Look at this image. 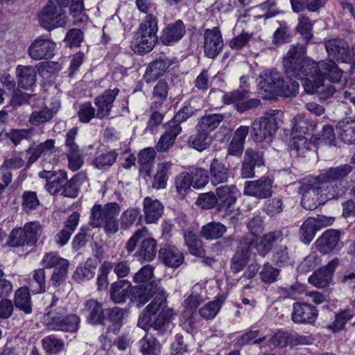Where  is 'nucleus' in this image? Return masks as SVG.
<instances>
[{
  "mask_svg": "<svg viewBox=\"0 0 355 355\" xmlns=\"http://www.w3.org/2000/svg\"><path fill=\"white\" fill-rule=\"evenodd\" d=\"M120 207L116 202H110L103 207L95 205L91 211L90 225L93 227H103L107 234H114L118 231L117 216Z\"/></svg>",
  "mask_w": 355,
  "mask_h": 355,
  "instance_id": "nucleus-6",
  "label": "nucleus"
},
{
  "mask_svg": "<svg viewBox=\"0 0 355 355\" xmlns=\"http://www.w3.org/2000/svg\"><path fill=\"white\" fill-rule=\"evenodd\" d=\"M83 314L86 315V321L91 324H104L105 315L102 304L91 299L84 302L80 310Z\"/></svg>",
  "mask_w": 355,
  "mask_h": 355,
  "instance_id": "nucleus-23",
  "label": "nucleus"
},
{
  "mask_svg": "<svg viewBox=\"0 0 355 355\" xmlns=\"http://www.w3.org/2000/svg\"><path fill=\"white\" fill-rule=\"evenodd\" d=\"M186 33V28L182 20L169 24L163 30L161 40L165 45H171L180 41Z\"/></svg>",
  "mask_w": 355,
  "mask_h": 355,
  "instance_id": "nucleus-27",
  "label": "nucleus"
},
{
  "mask_svg": "<svg viewBox=\"0 0 355 355\" xmlns=\"http://www.w3.org/2000/svg\"><path fill=\"white\" fill-rule=\"evenodd\" d=\"M193 187L196 189H202L209 182V176L207 170L202 168H193L191 173Z\"/></svg>",
  "mask_w": 355,
  "mask_h": 355,
  "instance_id": "nucleus-55",
  "label": "nucleus"
},
{
  "mask_svg": "<svg viewBox=\"0 0 355 355\" xmlns=\"http://www.w3.org/2000/svg\"><path fill=\"white\" fill-rule=\"evenodd\" d=\"M41 343L46 355L58 354L64 349V341L54 335L44 337Z\"/></svg>",
  "mask_w": 355,
  "mask_h": 355,
  "instance_id": "nucleus-42",
  "label": "nucleus"
},
{
  "mask_svg": "<svg viewBox=\"0 0 355 355\" xmlns=\"http://www.w3.org/2000/svg\"><path fill=\"white\" fill-rule=\"evenodd\" d=\"M249 252L250 251L247 248L245 251L238 250L234 254L231 263V269L234 272L237 273L241 271L246 266L249 259Z\"/></svg>",
  "mask_w": 355,
  "mask_h": 355,
  "instance_id": "nucleus-59",
  "label": "nucleus"
},
{
  "mask_svg": "<svg viewBox=\"0 0 355 355\" xmlns=\"http://www.w3.org/2000/svg\"><path fill=\"white\" fill-rule=\"evenodd\" d=\"M290 148L295 156H304L315 146L313 137L310 138L305 135H291Z\"/></svg>",
  "mask_w": 355,
  "mask_h": 355,
  "instance_id": "nucleus-32",
  "label": "nucleus"
},
{
  "mask_svg": "<svg viewBox=\"0 0 355 355\" xmlns=\"http://www.w3.org/2000/svg\"><path fill=\"white\" fill-rule=\"evenodd\" d=\"M37 72L32 66L17 65L16 67V76L19 87L28 89L36 82Z\"/></svg>",
  "mask_w": 355,
  "mask_h": 355,
  "instance_id": "nucleus-34",
  "label": "nucleus"
},
{
  "mask_svg": "<svg viewBox=\"0 0 355 355\" xmlns=\"http://www.w3.org/2000/svg\"><path fill=\"white\" fill-rule=\"evenodd\" d=\"M299 193L302 196V206L305 209L313 210L329 200L343 196V189L336 191L334 187L328 189L317 176H311L301 181Z\"/></svg>",
  "mask_w": 355,
  "mask_h": 355,
  "instance_id": "nucleus-2",
  "label": "nucleus"
},
{
  "mask_svg": "<svg viewBox=\"0 0 355 355\" xmlns=\"http://www.w3.org/2000/svg\"><path fill=\"white\" fill-rule=\"evenodd\" d=\"M42 227L37 221L26 223L23 227H15L9 234L6 244L13 248L33 246L41 236Z\"/></svg>",
  "mask_w": 355,
  "mask_h": 355,
  "instance_id": "nucleus-7",
  "label": "nucleus"
},
{
  "mask_svg": "<svg viewBox=\"0 0 355 355\" xmlns=\"http://www.w3.org/2000/svg\"><path fill=\"white\" fill-rule=\"evenodd\" d=\"M119 92L118 88L108 89L96 96L94 99V104L97 107L96 112L91 102L87 101L80 104L77 113L79 121L81 123H87L94 117L103 119L108 116Z\"/></svg>",
  "mask_w": 355,
  "mask_h": 355,
  "instance_id": "nucleus-4",
  "label": "nucleus"
},
{
  "mask_svg": "<svg viewBox=\"0 0 355 355\" xmlns=\"http://www.w3.org/2000/svg\"><path fill=\"white\" fill-rule=\"evenodd\" d=\"M196 134L192 135L188 139V146L193 149L202 152L207 149L211 144L212 137L209 134L197 128Z\"/></svg>",
  "mask_w": 355,
  "mask_h": 355,
  "instance_id": "nucleus-40",
  "label": "nucleus"
},
{
  "mask_svg": "<svg viewBox=\"0 0 355 355\" xmlns=\"http://www.w3.org/2000/svg\"><path fill=\"white\" fill-rule=\"evenodd\" d=\"M140 351L143 355H157L160 345L155 338L144 337L140 340Z\"/></svg>",
  "mask_w": 355,
  "mask_h": 355,
  "instance_id": "nucleus-56",
  "label": "nucleus"
},
{
  "mask_svg": "<svg viewBox=\"0 0 355 355\" xmlns=\"http://www.w3.org/2000/svg\"><path fill=\"white\" fill-rule=\"evenodd\" d=\"M157 21L153 15H147L137 33L135 53H147L153 50L157 40Z\"/></svg>",
  "mask_w": 355,
  "mask_h": 355,
  "instance_id": "nucleus-8",
  "label": "nucleus"
},
{
  "mask_svg": "<svg viewBox=\"0 0 355 355\" xmlns=\"http://www.w3.org/2000/svg\"><path fill=\"white\" fill-rule=\"evenodd\" d=\"M157 241L153 238H147L143 240L139 250L137 252L139 259L147 261L153 260L157 253Z\"/></svg>",
  "mask_w": 355,
  "mask_h": 355,
  "instance_id": "nucleus-44",
  "label": "nucleus"
},
{
  "mask_svg": "<svg viewBox=\"0 0 355 355\" xmlns=\"http://www.w3.org/2000/svg\"><path fill=\"white\" fill-rule=\"evenodd\" d=\"M313 24L314 21L307 17L302 16L299 19L297 31L306 43L309 42L313 37L312 29Z\"/></svg>",
  "mask_w": 355,
  "mask_h": 355,
  "instance_id": "nucleus-57",
  "label": "nucleus"
},
{
  "mask_svg": "<svg viewBox=\"0 0 355 355\" xmlns=\"http://www.w3.org/2000/svg\"><path fill=\"white\" fill-rule=\"evenodd\" d=\"M175 187L176 191L181 196H184L193 187L191 175L189 173L182 172L175 177Z\"/></svg>",
  "mask_w": 355,
  "mask_h": 355,
  "instance_id": "nucleus-53",
  "label": "nucleus"
},
{
  "mask_svg": "<svg viewBox=\"0 0 355 355\" xmlns=\"http://www.w3.org/2000/svg\"><path fill=\"white\" fill-rule=\"evenodd\" d=\"M216 194L218 209L230 212L233 209L240 192L234 185H223L216 188Z\"/></svg>",
  "mask_w": 355,
  "mask_h": 355,
  "instance_id": "nucleus-16",
  "label": "nucleus"
},
{
  "mask_svg": "<svg viewBox=\"0 0 355 355\" xmlns=\"http://www.w3.org/2000/svg\"><path fill=\"white\" fill-rule=\"evenodd\" d=\"M175 58H169L166 55H162L158 59L150 62L146 69L144 76L147 83L156 80L162 76L168 69L175 63Z\"/></svg>",
  "mask_w": 355,
  "mask_h": 355,
  "instance_id": "nucleus-21",
  "label": "nucleus"
},
{
  "mask_svg": "<svg viewBox=\"0 0 355 355\" xmlns=\"http://www.w3.org/2000/svg\"><path fill=\"white\" fill-rule=\"evenodd\" d=\"M171 167L172 163L168 162L158 164L157 171L154 176L152 184L154 189L159 190L166 188Z\"/></svg>",
  "mask_w": 355,
  "mask_h": 355,
  "instance_id": "nucleus-41",
  "label": "nucleus"
},
{
  "mask_svg": "<svg viewBox=\"0 0 355 355\" xmlns=\"http://www.w3.org/2000/svg\"><path fill=\"white\" fill-rule=\"evenodd\" d=\"M263 164L262 157L252 150H246L242 164L241 175L245 178H250L254 175V166Z\"/></svg>",
  "mask_w": 355,
  "mask_h": 355,
  "instance_id": "nucleus-36",
  "label": "nucleus"
},
{
  "mask_svg": "<svg viewBox=\"0 0 355 355\" xmlns=\"http://www.w3.org/2000/svg\"><path fill=\"white\" fill-rule=\"evenodd\" d=\"M223 48V40L218 27L206 29L204 32V53L209 58L214 59Z\"/></svg>",
  "mask_w": 355,
  "mask_h": 355,
  "instance_id": "nucleus-15",
  "label": "nucleus"
},
{
  "mask_svg": "<svg viewBox=\"0 0 355 355\" xmlns=\"http://www.w3.org/2000/svg\"><path fill=\"white\" fill-rule=\"evenodd\" d=\"M315 146L320 142L330 146H335L336 145V138L334 129L331 125H325L323 126L320 137L312 136Z\"/></svg>",
  "mask_w": 355,
  "mask_h": 355,
  "instance_id": "nucleus-52",
  "label": "nucleus"
},
{
  "mask_svg": "<svg viewBox=\"0 0 355 355\" xmlns=\"http://www.w3.org/2000/svg\"><path fill=\"white\" fill-rule=\"evenodd\" d=\"M224 119L225 116L222 114H206L199 119L197 128L210 135Z\"/></svg>",
  "mask_w": 355,
  "mask_h": 355,
  "instance_id": "nucleus-39",
  "label": "nucleus"
},
{
  "mask_svg": "<svg viewBox=\"0 0 355 355\" xmlns=\"http://www.w3.org/2000/svg\"><path fill=\"white\" fill-rule=\"evenodd\" d=\"M352 170L351 165L343 164L324 170L316 176L328 189H331V187H334L336 191L343 189L344 194L345 188L341 186V184H338L336 182L346 178L351 173Z\"/></svg>",
  "mask_w": 355,
  "mask_h": 355,
  "instance_id": "nucleus-14",
  "label": "nucleus"
},
{
  "mask_svg": "<svg viewBox=\"0 0 355 355\" xmlns=\"http://www.w3.org/2000/svg\"><path fill=\"white\" fill-rule=\"evenodd\" d=\"M272 182L268 177L247 181L244 184L243 193L258 199L267 198L272 195Z\"/></svg>",
  "mask_w": 355,
  "mask_h": 355,
  "instance_id": "nucleus-17",
  "label": "nucleus"
},
{
  "mask_svg": "<svg viewBox=\"0 0 355 355\" xmlns=\"http://www.w3.org/2000/svg\"><path fill=\"white\" fill-rule=\"evenodd\" d=\"M314 223L313 217H309L300 227V239L306 245H309L313 241L316 232L318 231Z\"/></svg>",
  "mask_w": 355,
  "mask_h": 355,
  "instance_id": "nucleus-45",
  "label": "nucleus"
},
{
  "mask_svg": "<svg viewBox=\"0 0 355 355\" xmlns=\"http://www.w3.org/2000/svg\"><path fill=\"white\" fill-rule=\"evenodd\" d=\"M339 139L347 144H355V119L347 117L336 125Z\"/></svg>",
  "mask_w": 355,
  "mask_h": 355,
  "instance_id": "nucleus-30",
  "label": "nucleus"
},
{
  "mask_svg": "<svg viewBox=\"0 0 355 355\" xmlns=\"http://www.w3.org/2000/svg\"><path fill=\"white\" fill-rule=\"evenodd\" d=\"M61 7H58L53 1H49L37 13L40 26L49 31L64 26L67 17Z\"/></svg>",
  "mask_w": 355,
  "mask_h": 355,
  "instance_id": "nucleus-10",
  "label": "nucleus"
},
{
  "mask_svg": "<svg viewBox=\"0 0 355 355\" xmlns=\"http://www.w3.org/2000/svg\"><path fill=\"white\" fill-rule=\"evenodd\" d=\"M15 304L16 307L23 311L26 314L32 312V302L29 291L26 287L19 288L15 292Z\"/></svg>",
  "mask_w": 355,
  "mask_h": 355,
  "instance_id": "nucleus-43",
  "label": "nucleus"
},
{
  "mask_svg": "<svg viewBox=\"0 0 355 355\" xmlns=\"http://www.w3.org/2000/svg\"><path fill=\"white\" fill-rule=\"evenodd\" d=\"M266 337L264 334L260 333L259 330L255 329L254 327H252L249 331L243 334L238 339V344L240 345H245L250 343L259 344L266 339Z\"/></svg>",
  "mask_w": 355,
  "mask_h": 355,
  "instance_id": "nucleus-58",
  "label": "nucleus"
},
{
  "mask_svg": "<svg viewBox=\"0 0 355 355\" xmlns=\"http://www.w3.org/2000/svg\"><path fill=\"white\" fill-rule=\"evenodd\" d=\"M39 177L46 180L45 187L53 195H58L61 191L64 184L67 183V173L63 170L50 171L44 170L39 173Z\"/></svg>",
  "mask_w": 355,
  "mask_h": 355,
  "instance_id": "nucleus-20",
  "label": "nucleus"
},
{
  "mask_svg": "<svg viewBox=\"0 0 355 355\" xmlns=\"http://www.w3.org/2000/svg\"><path fill=\"white\" fill-rule=\"evenodd\" d=\"M160 296H155L153 301L146 308L139 316L137 325L144 330L152 327L155 315L162 309L166 300L165 291L159 290Z\"/></svg>",
  "mask_w": 355,
  "mask_h": 355,
  "instance_id": "nucleus-19",
  "label": "nucleus"
},
{
  "mask_svg": "<svg viewBox=\"0 0 355 355\" xmlns=\"http://www.w3.org/2000/svg\"><path fill=\"white\" fill-rule=\"evenodd\" d=\"M168 86L166 81L159 80L156 84L153 89V98L157 99V101L152 103L151 109L158 110L159 107H162L163 102L168 96Z\"/></svg>",
  "mask_w": 355,
  "mask_h": 355,
  "instance_id": "nucleus-50",
  "label": "nucleus"
},
{
  "mask_svg": "<svg viewBox=\"0 0 355 355\" xmlns=\"http://www.w3.org/2000/svg\"><path fill=\"white\" fill-rule=\"evenodd\" d=\"M143 211L146 223H157L164 212V205L157 199L146 197L143 201Z\"/></svg>",
  "mask_w": 355,
  "mask_h": 355,
  "instance_id": "nucleus-28",
  "label": "nucleus"
},
{
  "mask_svg": "<svg viewBox=\"0 0 355 355\" xmlns=\"http://www.w3.org/2000/svg\"><path fill=\"white\" fill-rule=\"evenodd\" d=\"M155 152L153 148H146L139 154V164H140L141 173L149 175L150 171L153 165Z\"/></svg>",
  "mask_w": 355,
  "mask_h": 355,
  "instance_id": "nucleus-47",
  "label": "nucleus"
},
{
  "mask_svg": "<svg viewBox=\"0 0 355 355\" xmlns=\"http://www.w3.org/2000/svg\"><path fill=\"white\" fill-rule=\"evenodd\" d=\"M337 259L329 262L328 264L318 270L315 271L308 279L309 282L318 288H324L327 286L331 278L333 272L338 265Z\"/></svg>",
  "mask_w": 355,
  "mask_h": 355,
  "instance_id": "nucleus-26",
  "label": "nucleus"
},
{
  "mask_svg": "<svg viewBox=\"0 0 355 355\" xmlns=\"http://www.w3.org/2000/svg\"><path fill=\"white\" fill-rule=\"evenodd\" d=\"M224 301L225 297L223 296L216 297V300L200 309V315L206 320L214 318L218 313Z\"/></svg>",
  "mask_w": 355,
  "mask_h": 355,
  "instance_id": "nucleus-49",
  "label": "nucleus"
},
{
  "mask_svg": "<svg viewBox=\"0 0 355 355\" xmlns=\"http://www.w3.org/2000/svg\"><path fill=\"white\" fill-rule=\"evenodd\" d=\"M87 177L83 173L75 175L70 180L67 179V183L64 184L59 194L64 197L76 198L80 191L81 184L86 180Z\"/></svg>",
  "mask_w": 355,
  "mask_h": 355,
  "instance_id": "nucleus-38",
  "label": "nucleus"
},
{
  "mask_svg": "<svg viewBox=\"0 0 355 355\" xmlns=\"http://www.w3.org/2000/svg\"><path fill=\"white\" fill-rule=\"evenodd\" d=\"M55 310H51L48 312L50 321L47 325L49 329L55 331H61L65 332H76L78 331L80 325V318L76 314H70L63 317L67 309L64 307L60 306L58 312L54 313Z\"/></svg>",
  "mask_w": 355,
  "mask_h": 355,
  "instance_id": "nucleus-11",
  "label": "nucleus"
},
{
  "mask_svg": "<svg viewBox=\"0 0 355 355\" xmlns=\"http://www.w3.org/2000/svg\"><path fill=\"white\" fill-rule=\"evenodd\" d=\"M132 284L128 280H119L111 285L110 297L116 304L123 302L127 297H132Z\"/></svg>",
  "mask_w": 355,
  "mask_h": 355,
  "instance_id": "nucleus-33",
  "label": "nucleus"
},
{
  "mask_svg": "<svg viewBox=\"0 0 355 355\" xmlns=\"http://www.w3.org/2000/svg\"><path fill=\"white\" fill-rule=\"evenodd\" d=\"M184 240L189 252L192 254L197 257H200L203 254L204 250L202 243L196 238V236L192 232H186L184 234Z\"/></svg>",
  "mask_w": 355,
  "mask_h": 355,
  "instance_id": "nucleus-61",
  "label": "nucleus"
},
{
  "mask_svg": "<svg viewBox=\"0 0 355 355\" xmlns=\"http://www.w3.org/2000/svg\"><path fill=\"white\" fill-rule=\"evenodd\" d=\"M340 232L336 230H328L316 240L315 244L318 250L326 254L334 250L338 244Z\"/></svg>",
  "mask_w": 355,
  "mask_h": 355,
  "instance_id": "nucleus-29",
  "label": "nucleus"
},
{
  "mask_svg": "<svg viewBox=\"0 0 355 355\" xmlns=\"http://www.w3.org/2000/svg\"><path fill=\"white\" fill-rule=\"evenodd\" d=\"M305 46L300 44L292 45L283 58V66L288 78L301 80L307 94H318L320 98L326 100L331 97L336 89L324 80L331 83H345L343 80V72L333 61L315 62L305 58Z\"/></svg>",
  "mask_w": 355,
  "mask_h": 355,
  "instance_id": "nucleus-1",
  "label": "nucleus"
},
{
  "mask_svg": "<svg viewBox=\"0 0 355 355\" xmlns=\"http://www.w3.org/2000/svg\"><path fill=\"white\" fill-rule=\"evenodd\" d=\"M40 205L37 194L34 191H24L22 195V207L26 212L36 210Z\"/></svg>",
  "mask_w": 355,
  "mask_h": 355,
  "instance_id": "nucleus-62",
  "label": "nucleus"
},
{
  "mask_svg": "<svg viewBox=\"0 0 355 355\" xmlns=\"http://www.w3.org/2000/svg\"><path fill=\"white\" fill-rule=\"evenodd\" d=\"M165 132L160 137L157 145L156 149L158 152H166L174 144L178 135L182 132V128L178 125H170L166 124Z\"/></svg>",
  "mask_w": 355,
  "mask_h": 355,
  "instance_id": "nucleus-31",
  "label": "nucleus"
},
{
  "mask_svg": "<svg viewBox=\"0 0 355 355\" xmlns=\"http://www.w3.org/2000/svg\"><path fill=\"white\" fill-rule=\"evenodd\" d=\"M258 87L265 93L264 98L274 96L291 97L295 96L299 89V84L295 80H284L280 74L270 70L263 71L258 78Z\"/></svg>",
  "mask_w": 355,
  "mask_h": 355,
  "instance_id": "nucleus-3",
  "label": "nucleus"
},
{
  "mask_svg": "<svg viewBox=\"0 0 355 355\" xmlns=\"http://www.w3.org/2000/svg\"><path fill=\"white\" fill-rule=\"evenodd\" d=\"M355 315V311L353 309H347L337 314L333 323L329 328L333 331H338L343 329L345 324Z\"/></svg>",
  "mask_w": 355,
  "mask_h": 355,
  "instance_id": "nucleus-54",
  "label": "nucleus"
},
{
  "mask_svg": "<svg viewBox=\"0 0 355 355\" xmlns=\"http://www.w3.org/2000/svg\"><path fill=\"white\" fill-rule=\"evenodd\" d=\"M282 233L280 231L270 232L265 234L259 243L255 241L254 237L250 241L246 242V245L250 251L255 248L261 257H264L272 249L273 243L282 239Z\"/></svg>",
  "mask_w": 355,
  "mask_h": 355,
  "instance_id": "nucleus-24",
  "label": "nucleus"
},
{
  "mask_svg": "<svg viewBox=\"0 0 355 355\" xmlns=\"http://www.w3.org/2000/svg\"><path fill=\"white\" fill-rule=\"evenodd\" d=\"M154 268L151 265L143 266L139 272L135 274V281L141 283V285L135 286V300L137 298L138 306H142L154 296H160L159 290L163 288L154 286L150 283L153 277Z\"/></svg>",
  "mask_w": 355,
  "mask_h": 355,
  "instance_id": "nucleus-9",
  "label": "nucleus"
},
{
  "mask_svg": "<svg viewBox=\"0 0 355 355\" xmlns=\"http://www.w3.org/2000/svg\"><path fill=\"white\" fill-rule=\"evenodd\" d=\"M328 56L338 62L348 63L352 61L349 44L343 39H331L325 42Z\"/></svg>",
  "mask_w": 355,
  "mask_h": 355,
  "instance_id": "nucleus-18",
  "label": "nucleus"
},
{
  "mask_svg": "<svg viewBox=\"0 0 355 355\" xmlns=\"http://www.w3.org/2000/svg\"><path fill=\"white\" fill-rule=\"evenodd\" d=\"M284 113L279 110H270L263 116L254 119L251 125L250 136L255 142L270 140L283 122Z\"/></svg>",
  "mask_w": 355,
  "mask_h": 355,
  "instance_id": "nucleus-5",
  "label": "nucleus"
},
{
  "mask_svg": "<svg viewBox=\"0 0 355 355\" xmlns=\"http://www.w3.org/2000/svg\"><path fill=\"white\" fill-rule=\"evenodd\" d=\"M250 92L243 87L232 92H225L222 101L225 105L234 104L240 113L257 107L261 101L259 98H249Z\"/></svg>",
  "mask_w": 355,
  "mask_h": 355,
  "instance_id": "nucleus-12",
  "label": "nucleus"
},
{
  "mask_svg": "<svg viewBox=\"0 0 355 355\" xmlns=\"http://www.w3.org/2000/svg\"><path fill=\"white\" fill-rule=\"evenodd\" d=\"M226 230V227L220 223H209L202 227L201 234L206 239L214 240L221 237Z\"/></svg>",
  "mask_w": 355,
  "mask_h": 355,
  "instance_id": "nucleus-48",
  "label": "nucleus"
},
{
  "mask_svg": "<svg viewBox=\"0 0 355 355\" xmlns=\"http://www.w3.org/2000/svg\"><path fill=\"white\" fill-rule=\"evenodd\" d=\"M56 44L46 35L36 37L28 48L29 57L34 60H49L55 55Z\"/></svg>",
  "mask_w": 355,
  "mask_h": 355,
  "instance_id": "nucleus-13",
  "label": "nucleus"
},
{
  "mask_svg": "<svg viewBox=\"0 0 355 355\" xmlns=\"http://www.w3.org/2000/svg\"><path fill=\"white\" fill-rule=\"evenodd\" d=\"M209 173V180L214 185L225 183L229 179L228 168L216 158H214L210 164Z\"/></svg>",
  "mask_w": 355,
  "mask_h": 355,
  "instance_id": "nucleus-37",
  "label": "nucleus"
},
{
  "mask_svg": "<svg viewBox=\"0 0 355 355\" xmlns=\"http://www.w3.org/2000/svg\"><path fill=\"white\" fill-rule=\"evenodd\" d=\"M33 291L35 293H44L46 290L45 271L44 268L35 270L31 281Z\"/></svg>",
  "mask_w": 355,
  "mask_h": 355,
  "instance_id": "nucleus-60",
  "label": "nucleus"
},
{
  "mask_svg": "<svg viewBox=\"0 0 355 355\" xmlns=\"http://www.w3.org/2000/svg\"><path fill=\"white\" fill-rule=\"evenodd\" d=\"M159 257L166 266L171 268H178L184 261L182 252L175 246L161 248Z\"/></svg>",
  "mask_w": 355,
  "mask_h": 355,
  "instance_id": "nucleus-35",
  "label": "nucleus"
},
{
  "mask_svg": "<svg viewBox=\"0 0 355 355\" xmlns=\"http://www.w3.org/2000/svg\"><path fill=\"white\" fill-rule=\"evenodd\" d=\"M317 129V123L304 114H297L291 121V135H305L309 138Z\"/></svg>",
  "mask_w": 355,
  "mask_h": 355,
  "instance_id": "nucleus-22",
  "label": "nucleus"
},
{
  "mask_svg": "<svg viewBox=\"0 0 355 355\" xmlns=\"http://www.w3.org/2000/svg\"><path fill=\"white\" fill-rule=\"evenodd\" d=\"M56 112L49 108L34 111L30 116L29 123L33 125H42L50 121Z\"/></svg>",
  "mask_w": 355,
  "mask_h": 355,
  "instance_id": "nucleus-51",
  "label": "nucleus"
},
{
  "mask_svg": "<svg viewBox=\"0 0 355 355\" xmlns=\"http://www.w3.org/2000/svg\"><path fill=\"white\" fill-rule=\"evenodd\" d=\"M98 262L92 259H87L83 266H80L76 268L74 274V278L76 280H89L94 277V270L97 266Z\"/></svg>",
  "mask_w": 355,
  "mask_h": 355,
  "instance_id": "nucleus-46",
  "label": "nucleus"
},
{
  "mask_svg": "<svg viewBox=\"0 0 355 355\" xmlns=\"http://www.w3.org/2000/svg\"><path fill=\"white\" fill-rule=\"evenodd\" d=\"M117 154L114 151H109L98 155L94 161L93 164L98 169H103L106 166H112L116 159Z\"/></svg>",
  "mask_w": 355,
  "mask_h": 355,
  "instance_id": "nucleus-64",
  "label": "nucleus"
},
{
  "mask_svg": "<svg viewBox=\"0 0 355 355\" xmlns=\"http://www.w3.org/2000/svg\"><path fill=\"white\" fill-rule=\"evenodd\" d=\"M32 135L31 129H12L6 136L15 146H17L22 140L31 139Z\"/></svg>",
  "mask_w": 355,
  "mask_h": 355,
  "instance_id": "nucleus-63",
  "label": "nucleus"
},
{
  "mask_svg": "<svg viewBox=\"0 0 355 355\" xmlns=\"http://www.w3.org/2000/svg\"><path fill=\"white\" fill-rule=\"evenodd\" d=\"M318 317L315 308L307 303L295 302L293 306L292 320L295 323L314 322Z\"/></svg>",
  "mask_w": 355,
  "mask_h": 355,
  "instance_id": "nucleus-25",
  "label": "nucleus"
}]
</instances>
